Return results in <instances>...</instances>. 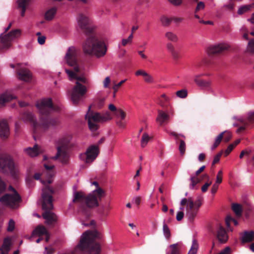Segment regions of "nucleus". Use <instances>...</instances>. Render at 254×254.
<instances>
[{"label":"nucleus","instance_id":"dca6fc26","mask_svg":"<svg viewBox=\"0 0 254 254\" xmlns=\"http://www.w3.org/2000/svg\"><path fill=\"white\" fill-rule=\"evenodd\" d=\"M169 133L170 135L174 136L176 139L179 140L180 144L179 146V150L181 155H184L186 151V145L185 142L184 140L179 139V137H182L185 138L186 136L183 134H178L174 131H170Z\"/></svg>","mask_w":254,"mask_h":254},{"label":"nucleus","instance_id":"8fccbe9b","mask_svg":"<svg viewBox=\"0 0 254 254\" xmlns=\"http://www.w3.org/2000/svg\"><path fill=\"white\" fill-rule=\"evenodd\" d=\"M15 227V222L12 219H10L8 223V226L7 227V231L8 232H12Z\"/></svg>","mask_w":254,"mask_h":254},{"label":"nucleus","instance_id":"58836bf2","mask_svg":"<svg viewBox=\"0 0 254 254\" xmlns=\"http://www.w3.org/2000/svg\"><path fill=\"white\" fill-rule=\"evenodd\" d=\"M150 138V137L147 133H144L143 134L141 140V145L142 147H144L146 145Z\"/></svg>","mask_w":254,"mask_h":254},{"label":"nucleus","instance_id":"052dcab7","mask_svg":"<svg viewBox=\"0 0 254 254\" xmlns=\"http://www.w3.org/2000/svg\"><path fill=\"white\" fill-rule=\"evenodd\" d=\"M230 252L231 249L229 247H227L218 254H230Z\"/></svg>","mask_w":254,"mask_h":254},{"label":"nucleus","instance_id":"603ef678","mask_svg":"<svg viewBox=\"0 0 254 254\" xmlns=\"http://www.w3.org/2000/svg\"><path fill=\"white\" fill-rule=\"evenodd\" d=\"M222 175H223V172H222V170H220L218 172V174L216 176V184H219L221 183V182L222 181Z\"/></svg>","mask_w":254,"mask_h":254},{"label":"nucleus","instance_id":"5fc2aeb1","mask_svg":"<svg viewBox=\"0 0 254 254\" xmlns=\"http://www.w3.org/2000/svg\"><path fill=\"white\" fill-rule=\"evenodd\" d=\"M107 209H109L108 207H106L105 205L101 204L100 208L98 210V212L102 215H105V211Z\"/></svg>","mask_w":254,"mask_h":254},{"label":"nucleus","instance_id":"6e6d98bb","mask_svg":"<svg viewBox=\"0 0 254 254\" xmlns=\"http://www.w3.org/2000/svg\"><path fill=\"white\" fill-rule=\"evenodd\" d=\"M235 145L234 144H230L225 151V155L227 156L228 154H229V153L232 151Z\"/></svg>","mask_w":254,"mask_h":254},{"label":"nucleus","instance_id":"72a5a7b5","mask_svg":"<svg viewBox=\"0 0 254 254\" xmlns=\"http://www.w3.org/2000/svg\"><path fill=\"white\" fill-rule=\"evenodd\" d=\"M198 249V244L195 239L192 241V244L188 254H196Z\"/></svg>","mask_w":254,"mask_h":254},{"label":"nucleus","instance_id":"ea45409f","mask_svg":"<svg viewBox=\"0 0 254 254\" xmlns=\"http://www.w3.org/2000/svg\"><path fill=\"white\" fill-rule=\"evenodd\" d=\"M163 233L166 239H168L171 237V233L170 230L167 226V225L165 223H164L163 227Z\"/></svg>","mask_w":254,"mask_h":254},{"label":"nucleus","instance_id":"412c9836","mask_svg":"<svg viewBox=\"0 0 254 254\" xmlns=\"http://www.w3.org/2000/svg\"><path fill=\"white\" fill-rule=\"evenodd\" d=\"M11 244L10 238H5L3 242V244L0 247V254H8L10 251V247Z\"/></svg>","mask_w":254,"mask_h":254},{"label":"nucleus","instance_id":"6ab92c4d","mask_svg":"<svg viewBox=\"0 0 254 254\" xmlns=\"http://www.w3.org/2000/svg\"><path fill=\"white\" fill-rule=\"evenodd\" d=\"M254 240V231H245L242 234L241 242L243 244L250 243Z\"/></svg>","mask_w":254,"mask_h":254},{"label":"nucleus","instance_id":"49530a36","mask_svg":"<svg viewBox=\"0 0 254 254\" xmlns=\"http://www.w3.org/2000/svg\"><path fill=\"white\" fill-rule=\"evenodd\" d=\"M36 35L38 36V42L40 45H43L45 43L46 37L44 36H41L40 32H37L36 33Z\"/></svg>","mask_w":254,"mask_h":254},{"label":"nucleus","instance_id":"6e6552de","mask_svg":"<svg viewBox=\"0 0 254 254\" xmlns=\"http://www.w3.org/2000/svg\"><path fill=\"white\" fill-rule=\"evenodd\" d=\"M180 204L182 206L187 205L186 216L190 222H192L201 205V200L197 199L194 201L191 197L184 198L182 199Z\"/></svg>","mask_w":254,"mask_h":254},{"label":"nucleus","instance_id":"0eeeda50","mask_svg":"<svg viewBox=\"0 0 254 254\" xmlns=\"http://www.w3.org/2000/svg\"><path fill=\"white\" fill-rule=\"evenodd\" d=\"M69 138L63 137L58 142L57 152L54 159H59L63 164H67L69 161V155L67 150L69 147Z\"/></svg>","mask_w":254,"mask_h":254},{"label":"nucleus","instance_id":"13d9d810","mask_svg":"<svg viewBox=\"0 0 254 254\" xmlns=\"http://www.w3.org/2000/svg\"><path fill=\"white\" fill-rule=\"evenodd\" d=\"M184 216V213L183 211H179L177 214L176 219L178 221H181Z\"/></svg>","mask_w":254,"mask_h":254},{"label":"nucleus","instance_id":"ddd939ff","mask_svg":"<svg viewBox=\"0 0 254 254\" xmlns=\"http://www.w3.org/2000/svg\"><path fill=\"white\" fill-rule=\"evenodd\" d=\"M228 48L229 46L225 44L213 45L207 49V53L209 55H214L222 53L224 51L228 50Z\"/></svg>","mask_w":254,"mask_h":254},{"label":"nucleus","instance_id":"2eb2a0df","mask_svg":"<svg viewBox=\"0 0 254 254\" xmlns=\"http://www.w3.org/2000/svg\"><path fill=\"white\" fill-rule=\"evenodd\" d=\"M170 120L169 115L163 110H158L156 121L160 126H162L167 124Z\"/></svg>","mask_w":254,"mask_h":254},{"label":"nucleus","instance_id":"a878e982","mask_svg":"<svg viewBox=\"0 0 254 254\" xmlns=\"http://www.w3.org/2000/svg\"><path fill=\"white\" fill-rule=\"evenodd\" d=\"M15 98V96L4 93L0 95V108L4 106L5 104Z\"/></svg>","mask_w":254,"mask_h":254},{"label":"nucleus","instance_id":"774afa93","mask_svg":"<svg viewBox=\"0 0 254 254\" xmlns=\"http://www.w3.org/2000/svg\"><path fill=\"white\" fill-rule=\"evenodd\" d=\"M225 6L229 10H232L234 7V4L233 3H230L226 5Z\"/></svg>","mask_w":254,"mask_h":254},{"label":"nucleus","instance_id":"b1692460","mask_svg":"<svg viewBox=\"0 0 254 254\" xmlns=\"http://www.w3.org/2000/svg\"><path fill=\"white\" fill-rule=\"evenodd\" d=\"M241 123L243 125L241 127H240L237 129L238 132H240L243 130H244L246 128V126H247L248 122H254V112L253 113H251L248 118L247 121H245L243 119L239 120Z\"/></svg>","mask_w":254,"mask_h":254},{"label":"nucleus","instance_id":"f704fd0d","mask_svg":"<svg viewBox=\"0 0 254 254\" xmlns=\"http://www.w3.org/2000/svg\"><path fill=\"white\" fill-rule=\"evenodd\" d=\"M223 133H221L216 137L214 143L211 146L212 150H214L219 146L223 139Z\"/></svg>","mask_w":254,"mask_h":254},{"label":"nucleus","instance_id":"4c0bfd02","mask_svg":"<svg viewBox=\"0 0 254 254\" xmlns=\"http://www.w3.org/2000/svg\"><path fill=\"white\" fill-rule=\"evenodd\" d=\"M169 99L164 94H162L160 99L159 104L160 106L163 108L167 106V103L168 102Z\"/></svg>","mask_w":254,"mask_h":254},{"label":"nucleus","instance_id":"09e8293b","mask_svg":"<svg viewBox=\"0 0 254 254\" xmlns=\"http://www.w3.org/2000/svg\"><path fill=\"white\" fill-rule=\"evenodd\" d=\"M223 153V151H221L219 153H218L217 154H216L214 157V159L213 160L212 165H214L215 164L218 163L220 161V157Z\"/></svg>","mask_w":254,"mask_h":254},{"label":"nucleus","instance_id":"473e14b6","mask_svg":"<svg viewBox=\"0 0 254 254\" xmlns=\"http://www.w3.org/2000/svg\"><path fill=\"white\" fill-rule=\"evenodd\" d=\"M232 209L237 216H241L242 214V205L239 203H233Z\"/></svg>","mask_w":254,"mask_h":254},{"label":"nucleus","instance_id":"4be33fe9","mask_svg":"<svg viewBox=\"0 0 254 254\" xmlns=\"http://www.w3.org/2000/svg\"><path fill=\"white\" fill-rule=\"evenodd\" d=\"M203 74L196 75L194 76V81L199 86L203 88H208L211 86V81L210 80H204L200 79L199 78Z\"/></svg>","mask_w":254,"mask_h":254},{"label":"nucleus","instance_id":"0e129e2a","mask_svg":"<svg viewBox=\"0 0 254 254\" xmlns=\"http://www.w3.org/2000/svg\"><path fill=\"white\" fill-rule=\"evenodd\" d=\"M172 21H174L175 23H179L183 20V18L182 17H173L172 18Z\"/></svg>","mask_w":254,"mask_h":254},{"label":"nucleus","instance_id":"f8f14e48","mask_svg":"<svg viewBox=\"0 0 254 254\" xmlns=\"http://www.w3.org/2000/svg\"><path fill=\"white\" fill-rule=\"evenodd\" d=\"M99 153V147L96 145H92L87 149L85 153L80 155V157L85 163H90L96 158Z\"/></svg>","mask_w":254,"mask_h":254},{"label":"nucleus","instance_id":"a211bd4d","mask_svg":"<svg viewBox=\"0 0 254 254\" xmlns=\"http://www.w3.org/2000/svg\"><path fill=\"white\" fill-rule=\"evenodd\" d=\"M205 168V166H202L197 171H196L195 175L191 177V184L190 185V188L191 189H193L197 184L201 182V180L200 178H198L197 176L204 171Z\"/></svg>","mask_w":254,"mask_h":254},{"label":"nucleus","instance_id":"7c9ffc66","mask_svg":"<svg viewBox=\"0 0 254 254\" xmlns=\"http://www.w3.org/2000/svg\"><path fill=\"white\" fill-rule=\"evenodd\" d=\"M57 9L56 7H53L48 10L45 14V18L47 20H51L54 18L57 12Z\"/></svg>","mask_w":254,"mask_h":254},{"label":"nucleus","instance_id":"9b49d317","mask_svg":"<svg viewBox=\"0 0 254 254\" xmlns=\"http://www.w3.org/2000/svg\"><path fill=\"white\" fill-rule=\"evenodd\" d=\"M21 31L19 29L12 30L7 34H2L0 36V50H6L11 46V42L13 39L20 35Z\"/></svg>","mask_w":254,"mask_h":254},{"label":"nucleus","instance_id":"f257e3e1","mask_svg":"<svg viewBox=\"0 0 254 254\" xmlns=\"http://www.w3.org/2000/svg\"><path fill=\"white\" fill-rule=\"evenodd\" d=\"M36 106L40 115L39 123L36 121L34 115L29 111H24L20 114L21 120L31 124L35 140L39 133L47 130L50 127H55L60 124L58 118H51L49 114L52 111L58 112L60 110V107L54 105L51 98L42 99L37 102Z\"/></svg>","mask_w":254,"mask_h":254},{"label":"nucleus","instance_id":"1a4fd4ad","mask_svg":"<svg viewBox=\"0 0 254 254\" xmlns=\"http://www.w3.org/2000/svg\"><path fill=\"white\" fill-rule=\"evenodd\" d=\"M0 172L9 174L14 179H17L18 176V169L13 159L10 156L0 158Z\"/></svg>","mask_w":254,"mask_h":254},{"label":"nucleus","instance_id":"e433bc0d","mask_svg":"<svg viewBox=\"0 0 254 254\" xmlns=\"http://www.w3.org/2000/svg\"><path fill=\"white\" fill-rule=\"evenodd\" d=\"M160 21L163 26L168 27L172 21V18H170L163 15L161 17Z\"/></svg>","mask_w":254,"mask_h":254},{"label":"nucleus","instance_id":"69168bd1","mask_svg":"<svg viewBox=\"0 0 254 254\" xmlns=\"http://www.w3.org/2000/svg\"><path fill=\"white\" fill-rule=\"evenodd\" d=\"M45 251L44 253H46L47 254H52L53 253V249L52 248H49L45 247Z\"/></svg>","mask_w":254,"mask_h":254},{"label":"nucleus","instance_id":"393cba45","mask_svg":"<svg viewBox=\"0 0 254 254\" xmlns=\"http://www.w3.org/2000/svg\"><path fill=\"white\" fill-rule=\"evenodd\" d=\"M44 167L45 169L48 171L47 174L48 179L46 180H42L41 182L43 185L46 186L47 185L50 184L52 183L51 178L54 175V174L52 170L54 168V166H49L48 165L45 164Z\"/></svg>","mask_w":254,"mask_h":254},{"label":"nucleus","instance_id":"9d476101","mask_svg":"<svg viewBox=\"0 0 254 254\" xmlns=\"http://www.w3.org/2000/svg\"><path fill=\"white\" fill-rule=\"evenodd\" d=\"M9 189L12 190V194L6 193L0 197V202L11 208L18 207L19 203L21 201V198L16 190L11 186H9Z\"/></svg>","mask_w":254,"mask_h":254},{"label":"nucleus","instance_id":"bf43d9fd","mask_svg":"<svg viewBox=\"0 0 254 254\" xmlns=\"http://www.w3.org/2000/svg\"><path fill=\"white\" fill-rule=\"evenodd\" d=\"M211 182L206 183L201 188L202 192H206L208 188L211 185Z\"/></svg>","mask_w":254,"mask_h":254},{"label":"nucleus","instance_id":"c9c22d12","mask_svg":"<svg viewBox=\"0 0 254 254\" xmlns=\"http://www.w3.org/2000/svg\"><path fill=\"white\" fill-rule=\"evenodd\" d=\"M171 254H180V245L178 243L170 246Z\"/></svg>","mask_w":254,"mask_h":254},{"label":"nucleus","instance_id":"5701e85b","mask_svg":"<svg viewBox=\"0 0 254 254\" xmlns=\"http://www.w3.org/2000/svg\"><path fill=\"white\" fill-rule=\"evenodd\" d=\"M166 48L174 60H177L180 58L179 52L175 49L172 43H168L166 44Z\"/></svg>","mask_w":254,"mask_h":254},{"label":"nucleus","instance_id":"c03bdc74","mask_svg":"<svg viewBox=\"0 0 254 254\" xmlns=\"http://www.w3.org/2000/svg\"><path fill=\"white\" fill-rule=\"evenodd\" d=\"M127 79L123 80L121 81L118 84H115L113 86V89L114 90V95L118 91L119 88L126 81Z\"/></svg>","mask_w":254,"mask_h":254},{"label":"nucleus","instance_id":"7ed1b4c3","mask_svg":"<svg viewBox=\"0 0 254 254\" xmlns=\"http://www.w3.org/2000/svg\"><path fill=\"white\" fill-rule=\"evenodd\" d=\"M78 52L74 47H69L66 53L65 59L67 64L73 67L74 71L65 69V71L69 78L76 79L75 86L73 87L71 93L70 98L74 105L77 104L81 101L87 92V89L83 85L81 82L85 84H88V80L84 77L79 76L76 75L80 72L77 61Z\"/></svg>","mask_w":254,"mask_h":254},{"label":"nucleus","instance_id":"c756f323","mask_svg":"<svg viewBox=\"0 0 254 254\" xmlns=\"http://www.w3.org/2000/svg\"><path fill=\"white\" fill-rule=\"evenodd\" d=\"M165 37L169 41L177 43L179 38L178 36L174 33L171 31H168L165 33Z\"/></svg>","mask_w":254,"mask_h":254},{"label":"nucleus","instance_id":"a19ab883","mask_svg":"<svg viewBox=\"0 0 254 254\" xmlns=\"http://www.w3.org/2000/svg\"><path fill=\"white\" fill-rule=\"evenodd\" d=\"M232 222H233L235 226H237L238 225V222L236 219L231 216H227L226 218V224L227 227H230V224Z\"/></svg>","mask_w":254,"mask_h":254},{"label":"nucleus","instance_id":"bb28decb","mask_svg":"<svg viewBox=\"0 0 254 254\" xmlns=\"http://www.w3.org/2000/svg\"><path fill=\"white\" fill-rule=\"evenodd\" d=\"M25 152L31 157L37 156L40 153V150L38 145L36 144L33 147L25 148Z\"/></svg>","mask_w":254,"mask_h":254},{"label":"nucleus","instance_id":"864d4df0","mask_svg":"<svg viewBox=\"0 0 254 254\" xmlns=\"http://www.w3.org/2000/svg\"><path fill=\"white\" fill-rule=\"evenodd\" d=\"M205 7V4L203 2L199 1L197 3V6L195 9V12H197L200 10L204 9Z\"/></svg>","mask_w":254,"mask_h":254},{"label":"nucleus","instance_id":"de8ad7c7","mask_svg":"<svg viewBox=\"0 0 254 254\" xmlns=\"http://www.w3.org/2000/svg\"><path fill=\"white\" fill-rule=\"evenodd\" d=\"M251 7V6L250 5H245V6H242L241 7H240L239 9V10L238 11V13L239 14H242L244 12L250 10Z\"/></svg>","mask_w":254,"mask_h":254},{"label":"nucleus","instance_id":"2f4dec72","mask_svg":"<svg viewBox=\"0 0 254 254\" xmlns=\"http://www.w3.org/2000/svg\"><path fill=\"white\" fill-rule=\"evenodd\" d=\"M47 230L43 226H38L33 232V235H37L41 237L45 234H47Z\"/></svg>","mask_w":254,"mask_h":254},{"label":"nucleus","instance_id":"3c124183","mask_svg":"<svg viewBox=\"0 0 254 254\" xmlns=\"http://www.w3.org/2000/svg\"><path fill=\"white\" fill-rule=\"evenodd\" d=\"M116 115L117 117H121L122 120H124L126 117V113L122 110L119 109L116 111Z\"/></svg>","mask_w":254,"mask_h":254},{"label":"nucleus","instance_id":"cd10ccee","mask_svg":"<svg viewBox=\"0 0 254 254\" xmlns=\"http://www.w3.org/2000/svg\"><path fill=\"white\" fill-rule=\"evenodd\" d=\"M136 75H142L144 77V81L147 83H153L154 82L153 77L145 71L143 70H138L135 72Z\"/></svg>","mask_w":254,"mask_h":254},{"label":"nucleus","instance_id":"a18cd8bd","mask_svg":"<svg viewBox=\"0 0 254 254\" xmlns=\"http://www.w3.org/2000/svg\"><path fill=\"white\" fill-rule=\"evenodd\" d=\"M176 95L178 97L181 98H186L187 96L188 93L186 90L182 89L179 91H178L176 92Z\"/></svg>","mask_w":254,"mask_h":254},{"label":"nucleus","instance_id":"79ce46f5","mask_svg":"<svg viewBox=\"0 0 254 254\" xmlns=\"http://www.w3.org/2000/svg\"><path fill=\"white\" fill-rule=\"evenodd\" d=\"M247 51L248 52L254 54V38L249 41L247 47Z\"/></svg>","mask_w":254,"mask_h":254},{"label":"nucleus","instance_id":"39448f33","mask_svg":"<svg viewBox=\"0 0 254 254\" xmlns=\"http://www.w3.org/2000/svg\"><path fill=\"white\" fill-rule=\"evenodd\" d=\"M54 190L49 186H46L42 190V206L45 211L43 213L42 216L45 219V223L49 226H54L57 222L58 217L57 215L51 212L53 208V197Z\"/></svg>","mask_w":254,"mask_h":254},{"label":"nucleus","instance_id":"c85d7f7f","mask_svg":"<svg viewBox=\"0 0 254 254\" xmlns=\"http://www.w3.org/2000/svg\"><path fill=\"white\" fill-rule=\"evenodd\" d=\"M30 0H18V7L21 9V15L24 16L27 6L29 5Z\"/></svg>","mask_w":254,"mask_h":254},{"label":"nucleus","instance_id":"423d86ee","mask_svg":"<svg viewBox=\"0 0 254 254\" xmlns=\"http://www.w3.org/2000/svg\"><path fill=\"white\" fill-rule=\"evenodd\" d=\"M85 119L87 120L89 129L92 131H95L99 127L98 123L109 121L112 119V117L108 112L103 114L94 112L91 110V107L89 106L85 115Z\"/></svg>","mask_w":254,"mask_h":254},{"label":"nucleus","instance_id":"20e7f679","mask_svg":"<svg viewBox=\"0 0 254 254\" xmlns=\"http://www.w3.org/2000/svg\"><path fill=\"white\" fill-rule=\"evenodd\" d=\"M92 184L97 187L92 193L85 195L81 191H75L73 199V202L78 203L79 212L86 218L90 216L91 208L99 206L98 199L101 200L105 195V191L99 187L98 182L94 181Z\"/></svg>","mask_w":254,"mask_h":254},{"label":"nucleus","instance_id":"4d7b16f0","mask_svg":"<svg viewBox=\"0 0 254 254\" xmlns=\"http://www.w3.org/2000/svg\"><path fill=\"white\" fill-rule=\"evenodd\" d=\"M169 1L174 5L178 6L181 4L182 0H168Z\"/></svg>","mask_w":254,"mask_h":254},{"label":"nucleus","instance_id":"f03ea898","mask_svg":"<svg viewBox=\"0 0 254 254\" xmlns=\"http://www.w3.org/2000/svg\"><path fill=\"white\" fill-rule=\"evenodd\" d=\"M77 22L82 32L87 37L82 44L84 53L86 55L94 56L97 58L104 56L107 52V47L104 41L96 37L88 17L80 13L77 17Z\"/></svg>","mask_w":254,"mask_h":254},{"label":"nucleus","instance_id":"680f3d73","mask_svg":"<svg viewBox=\"0 0 254 254\" xmlns=\"http://www.w3.org/2000/svg\"><path fill=\"white\" fill-rule=\"evenodd\" d=\"M218 184H216V183L214 184L211 188V193L213 194H215L216 192V191L218 190Z\"/></svg>","mask_w":254,"mask_h":254},{"label":"nucleus","instance_id":"f3484780","mask_svg":"<svg viewBox=\"0 0 254 254\" xmlns=\"http://www.w3.org/2000/svg\"><path fill=\"white\" fill-rule=\"evenodd\" d=\"M17 74L19 79L24 81H28L31 78L30 71L25 68H21L17 70Z\"/></svg>","mask_w":254,"mask_h":254},{"label":"nucleus","instance_id":"aec40b11","mask_svg":"<svg viewBox=\"0 0 254 254\" xmlns=\"http://www.w3.org/2000/svg\"><path fill=\"white\" fill-rule=\"evenodd\" d=\"M217 237L221 243H225L227 241L228 236L225 229L223 227H219L217 231Z\"/></svg>","mask_w":254,"mask_h":254},{"label":"nucleus","instance_id":"e2e57ef3","mask_svg":"<svg viewBox=\"0 0 254 254\" xmlns=\"http://www.w3.org/2000/svg\"><path fill=\"white\" fill-rule=\"evenodd\" d=\"M110 83V78L109 77H107L105 78L104 81V86L105 88H107L109 86V85Z\"/></svg>","mask_w":254,"mask_h":254},{"label":"nucleus","instance_id":"338daca9","mask_svg":"<svg viewBox=\"0 0 254 254\" xmlns=\"http://www.w3.org/2000/svg\"><path fill=\"white\" fill-rule=\"evenodd\" d=\"M205 158V155L204 153H200L198 155V160L200 162L203 161Z\"/></svg>","mask_w":254,"mask_h":254},{"label":"nucleus","instance_id":"4468645a","mask_svg":"<svg viewBox=\"0 0 254 254\" xmlns=\"http://www.w3.org/2000/svg\"><path fill=\"white\" fill-rule=\"evenodd\" d=\"M9 127L5 120L0 121V137L2 139H7L9 135Z\"/></svg>","mask_w":254,"mask_h":254},{"label":"nucleus","instance_id":"37998d69","mask_svg":"<svg viewBox=\"0 0 254 254\" xmlns=\"http://www.w3.org/2000/svg\"><path fill=\"white\" fill-rule=\"evenodd\" d=\"M222 133H224L223 137L224 141L226 142H228L232 137L231 133L228 131H225Z\"/></svg>","mask_w":254,"mask_h":254}]
</instances>
